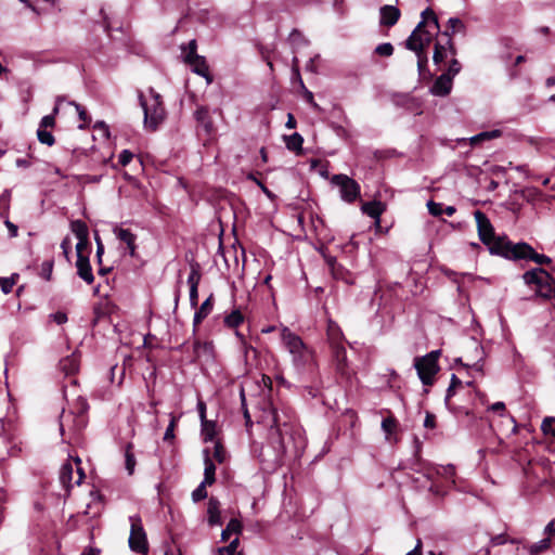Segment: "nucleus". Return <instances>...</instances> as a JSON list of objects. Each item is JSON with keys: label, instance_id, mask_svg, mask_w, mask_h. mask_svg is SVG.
<instances>
[{"label": "nucleus", "instance_id": "nucleus-1", "mask_svg": "<svg viewBox=\"0 0 555 555\" xmlns=\"http://www.w3.org/2000/svg\"><path fill=\"white\" fill-rule=\"evenodd\" d=\"M474 217L477 223L478 236L480 241L488 246L489 251L492 255H498L506 258L509 253V246L514 243L511 242L506 236H496L494 228L491 224L489 218L481 210H475Z\"/></svg>", "mask_w": 555, "mask_h": 555}, {"label": "nucleus", "instance_id": "nucleus-2", "mask_svg": "<svg viewBox=\"0 0 555 555\" xmlns=\"http://www.w3.org/2000/svg\"><path fill=\"white\" fill-rule=\"evenodd\" d=\"M281 337L284 346L293 356L294 365L298 369L304 367L310 360V351L301 338L287 327L282 328Z\"/></svg>", "mask_w": 555, "mask_h": 555}, {"label": "nucleus", "instance_id": "nucleus-3", "mask_svg": "<svg viewBox=\"0 0 555 555\" xmlns=\"http://www.w3.org/2000/svg\"><path fill=\"white\" fill-rule=\"evenodd\" d=\"M152 93V103L147 104L143 94H139L140 105L143 108L144 113V126L145 128L155 131L158 125L163 121L165 117V108L160 101V95L151 90Z\"/></svg>", "mask_w": 555, "mask_h": 555}, {"label": "nucleus", "instance_id": "nucleus-4", "mask_svg": "<svg viewBox=\"0 0 555 555\" xmlns=\"http://www.w3.org/2000/svg\"><path fill=\"white\" fill-rule=\"evenodd\" d=\"M507 251L509 253L506 255V259L508 260H532L538 264H547L552 261L550 257L535 253V250L525 242L509 246Z\"/></svg>", "mask_w": 555, "mask_h": 555}, {"label": "nucleus", "instance_id": "nucleus-5", "mask_svg": "<svg viewBox=\"0 0 555 555\" xmlns=\"http://www.w3.org/2000/svg\"><path fill=\"white\" fill-rule=\"evenodd\" d=\"M129 520L131 522L130 535L128 539L129 547L138 554L146 555L149 551V543L141 518L139 516H130Z\"/></svg>", "mask_w": 555, "mask_h": 555}, {"label": "nucleus", "instance_id": "nucleus-6", "mask_svg": "<svg viewBox=\"0 0 555 555\" xmlns=\"http://www.w3.org/2000/svg\"><path fill=\"white\" fill-rule=\"evenodd\" d=\"M328 338L331 341L333 356L337 363V370L341 374H345V369L347 366L346 348L340 341L341 333L339 331V327L333 322H330L328 324Z\"/></svg>", "mask_w": 555, "mask_h": 555}, {"label": "nucleus", "instance_id": "nucleus-7", "mask_svg": "<svg viewBox=\"0 0 555 555\" xmlns=\"http://www.w3.org/2000/svg\"><path fill=\"white\" fill-rule=\"evenodd\" d=\"M332 183L339 188L340 197L347 203H352L360 195V184L347 175H334Z\"/></svg>", "mask_w": 555, "mask_h": 555}, {"label": "nucleus", "instance_id": "nucleus-8", "mask_svg": "<svg viewBox=\"0 0 555 555\" xmlns=\"http://www.w3.org/2000/svg\"><path fill=\"white\" fill-rule=\"evenodd\" d=\"M414 367L417 371V375L425 386H430L434 383V377L439 371L438 363L425 357H418L414 360Z\"/></svg>", "mask_w": 555, "mask_h": 555}, {"label": "nucleus", "instance_id": "nucleus-9", "mask_svg": "<svg viewBox=\"0 0 555 555\" xmlns=\"http://www.w3.org/2000/svg\"><path fill=\"white\" fill-rule=\"evenodd\" d=\"M448 51H450L452 55H455L456 53V50L451 39V34L449 31H442L440 34L439 39L435 43L433 55L434 63L436 65L442 63L447 57Z\"/></svg>", "mask_w": 555, "mask_h": 555}, {"label": "nucleus", "instance_id": "nucleus-10", "mask_svg": "<svg viewBox=\"0 0 555 555\" xmlns=\"http://www.w3.org/2000/svg\"><path fill=\"white\" fill-rule=\"evenodd\" d=\"M522 279L526 284H535L540 287V294L544 293L542 288L548 281H554L553 278L542 268H534L524 273Z\"/></svg>", "mask_w": 555, "mask_h": 555}, {"label": "nucleus", "instance_id": "nucleus-11", "mask_svg": "<svg viewBox=\"0 0 555 555\" xmlns=\"http://www.w3.org/2000/svg\"><path fill=\"white\" fill-rule=\"evenodd\" d=\"M453 79L450 73H443L435 80L430 93L437 96H447L452 89Z\"/></svg>", "mask_w": 555, "mask_h": 555}, {"label": "nucleus", "instance_id": "nucleus-12", "mask_svg": "<svg viewBox=\"0 0 555 555\" xmlns=\"http://www.w3.org/2000/svg\"><path fill=\"white\" fill-rule=\"evenodd\" d=\"M194 118L198 126L204 129L206 134L210 135L214 132L215 127L208 107L197 106L196 111L194 112Z\"/></svg>", "mask_w": 555, "mask_h": 555}, {"label": "nucleus", "instance_id": "nucleus-13", "mask_svg": "<svg viewBox=\"0 0 555 555\" xmlns=\"http://www.w3.org/2000/svg\"><path fill=\"white\" fill-rule=\"evenodd\" d=\"M192 67V72L196 75L204 77L208 82H211L212 77L209 73V67L206 62V59L202 55L191 57V61H184Z\"/></svg>", "mask_w": 555, "mask_h": 555}, {"label": "nucleus", "instance_id": "nucleus-14", "mask_svg": "<svg viewBox=\"0 0 555 555\" xmlns=\"http://www.w3.org/2000/svg\"><path fill=\"white\" fill-rule=\"evenodd\" d=\"M379 13V24L387 27L396 25L401 15L400 10L395 5H384L380 8Z\"/></svg>", "mask_w": 555, "mask_h": 555}, {"label": "nucleus", "instance_id": "nucleus-15", "mask_svg": "<svg viewBox=\"0 0 555 555\" xmlns=\"http://www.w3.org/2000/svg\"><path fill=\"white\" fill-rule=\"evenodd\" d=\"M113 232L119 241L124 242L127 245L129 249V255L133 257L137 248V235L133 234L130 230L117 225L113 229Z\"/></svg>", "mask_w": 555, "mask_h": 555}, {"label": "nucleus", "instance_id": "nucleus-16", "mask_svg": "<svg viewBox=\"0 0 555 555\" xmlns=\"http://www.w3.org/2000/svg\"><path fill=\"white\" fill-rule=\"evenodd\" d=\"M77 274L87 284H91L94 281L92 268L88 256H79L76 260Z\"/></svg>", "mask_w": 555, "mask_h": 555}, {"label": "nucleus", "instance_id": "nucleus-17", "mask_svg": "<svg viewBox=\"0 0 555 555\" xmlns=\"http://www.w3.org/2000/svg\"><path fill=\"white\" fill-rule=\"evenodd\" d=\"M194 360L209 362L214 359V345L210 341H196L193 347Z\"/></svg>", "mask_w": 555, "mask_h": 555}, {"label": "nucleus", "instance_id": "nucleus-18", "mask_svg": "<svg viewBox=\"0 0 555 555\" xmlns=\"http://www.w3.org/2000/svg\"><path fill=\"white\" fill-rule=\"evenodd\" d=\"M440 34H441L440 31L436 33L433 28H428V30H426V31L418 33V36L414 37V40L412 41V46L414 47V49H409V50L413 51V52H420L421 50L425 51V49L431 42L434 36H436V35L440 36Z\"/></svg>", "mask_w": 555, "mask_h": 555}, {"label": "nucleus", "instance_id": "nucleus-19", "mask_svg": "<svg viewBox=\"0 0 555 555\" xmlns=\"http://www.w3.org/2000/svg\"><path fill=\"white\" fill-rule=\"evenodd\" d=\"M207 521L209 526L222 525L221 514H220V502L217 498L211 496L208 500L207 506Z\"/></svg>", "mask_w": 555, "mask_h": 555}, {"label": "nucleus", "instance_id": "nucleus-20", "mask_svg": "<svg viewBox=\"0 0 555 555\" xmlns=\"http://www.w3.org/2000/svg\"><path fill=\"white\" fill-rule=\"evenodd\" d=\"M204 464H205V469H204L203 482H204V485L211 486L216 481V477H215L216 465L214 464L212 460L209 457L208 449L204 450Z\"/></svg>", "mask_w": 555, "mask_h": 555}, {"label": "nucleus", "instance_id": "nucleus-21", "mask_svg": "<svg viewBox=\"0 0 555 555\" xmlns=\"http://www.w3.org/2000/svg\"><path fill=\"white\" fill-rule=\"evenodd\" d=\"M59 366H60V370L65 375L75 374L79 369V359L76 353H72L70 356L63 358L60 361Z\"/></svg>", "mask_w": 555, "mask_h": 555}, {"label": "nucleus", "instance_id": "nucleus-22", "mask_svg": "<svg viewBox=\"0 0 555 555\" xmlns=\"http://www.w3.org/2000/svg\"><path fill=\"white\" fill-rule=\"evenodd\" d=\"M363 214L370 216L371 218L379 220L380 215L385 210V205L382 202L373 201L366 202L361 207Z\"/></svg>", "mask_w": 555, "mask_h": 555}, {"label": "nucleus", "instance_id": "nucleus-23", "mask_svg": "<svg viewBox=\"0 0 555 555\" xmlns=\"http://www.w3.org/2000/svg\"><path fill=\"white\" fill-rule=\"evenodd\" d=\"M212 306V295H210L195 311L193 319L194 326H197L199 323H202V321L211 312Z\"/></svg>", "mask_w": 555, "mask_h": 555}, {"label": "nucleus", "instance_id": "nucleus-24", "mask_svg": "<svg viewBox=\"0 0 555 555\" xmlns=\"http://www.w3.org/2000/svg\"><path fill=\"white\" fill-rule=\"evenodd\" d=\"M73 464L69 461L64 463L60 469V482L63 485L64 488H66V490H69L73 487Z\"/></svg>", "mask_w": 555, "mask_h": 555}, {"label": "nucleus", "instance_id": "nucleus-25", "mask_svg": "<svg viewBox=\"0 0 555 555\" xmlns=\"http://www.w3.org/2000/svg\"><path fill=\"white\" fill-rule=\"evenodd\" d=\"M242 529H243L242 522L236 518H232L228 522L227 527L221 532V541H223V542L228 541L233 533H235V534L241 533Z\"/></svg>", "mask_w": 555, "mask_h": 555}, {"label": "nucleus", "instance_id": "nucleus-26", "mask_svg": "<svg viewBox=\"0 0 555 555\" xmlns=\"http://www.w3.org/2000/svg\"><path fill=\"white\" fill-rule=\"evenodd\" d=\"M284 141H285L286 147L289 151H294V152L301 151L304 138L298 132H295L291 135H284Z\"/></svg>", "mask_w": 555, "mask_h": 555}, {"label": "nucleus", "instance_id": "nucleus-27", "mask_svg": "<svg viewBox=\"0 0 555 555\" xmlns=\"http://www.w3.org/2000/svg\"><path fill=\"white\" fill-rule=\"evenodd\" d=\"M202 436L205 442L212 441L216 436V423L212 421L201 422Z\"/></svg>", "mask_w": 555, "mask_h": 555}, {"label": "nucleus", "instance_id": "nucleus-28", "mask_svg": "<svg viewBox=\"0 0 555 555\" xmlns=\"http://www.w3.org/2000/svg\"><path fill=\"white\" fill-rule=\"evenodd\" d=\"M190 267H191V271L188 276V284H189L190 288L198 287V284L202 279L201 266L197 262H192Z\"/></svg>", "mask_w": 555, "mask_h": 555}, {"label": "nucleus", "instance_id": "nucleus-29", "mask_svg": "<svg viewBox=\"0 0 555 555\" xmlns=\"http://www.w3.org/2000/svg\"><path fill=\"white\" fill-rule=\"evenodd\" d=\"M551 546L550 537L540 540L539 542L532 543L528 546L529 555H540L544 553Z\"/></svg>", "mask_w": 555, "mask_h": 555}, {"label": "nucleus", "instance_id": "nucleus-30", "mask_svg": "<svg viewBox=\"0 0 555 555\" xmlns=\"http://www.w3.org/2000/svg\"><path fill=\"white\" fill-rule=\"evenodd\" d=\"M421 17L423 21H426L427 23H429V28H433L436 33H439L440 26H439L438 17L430 8L425 9L421 13Z\"/></svg>", "mask_w": 555, "mask_h": 555}, {"label": "nucleus", "instance_id": "nucleus-31", "mask_svg": "<svg viewBox=\"0 0 555 555\" xmlns=\"http://www.w3.org/2000/svg\"><path fill=\"white\" fill-rule=\"evenodd\" d=\"M244 321V315L238 309L233 310L230 314L225 315L224 324L228 327L234 328L242 324Z\"/></svg>", "mask_w": 555, "mask_h": 555}, {"label": "nucleus", "instance_id": "nucleus-32", "mask_svg": "<svg viewBox=\"0 0 555 555\" xmlns=\"http://www.w3.org/2000/svg\"><path fill=\"white\" fill-rule=\"evenodd\" d=\"M70 229L78 240L81 241L82 238L88 237V234H89L88 227L83 221H81V220L72 221Z\"/></svg>", "mask_w": 555, "mask_h": 555}, {"label": "nucleus", "instance_id": "nucleus-33", "mask_svg": "<svg viewBox=\"0 0 555 555\" xmlns=\"http://www.w3.org/2000/svg\"><path fill=\"white\" fill-rule=\"evenodd\" d=\"M428 28H429V23H427L426 21L421 20V22L416 25L414 30L409 36V38L405 40L404 47L406 49H414V47L412 46V41L414 40V37H417L418 33H423V31L428 30Z\"/></svg>", "mask_w": 555, "mask_h": 555}, {"label": "nucleus", "instance_id": "nucleus-34", "mask_svg": "<svg viewBox=\"0 0 555 555\" xmlns=\"http://www.w3.org/2000/svg\"><path fill=\"white\" fill-rule=\"evenodd\" d=\"M132 444L128 443L125 449V467L129 475H132L135 467V459L132 453Z\"/></svg>", "mask_w": 555, "mask_h": 555}, {"label": "nucleus", "instance_id": "nucleus-35", "mask_svg": "<svg viewBox=\"0 0 555 555\" xmlns=\"http://www.w3.org/2000/svg\"><path fill=\"white\" fill-rule=\"evenodd\" d=\"M20 275L17 273H13L9 278L0 276V287L3 294H10L12 292L13 286L16 284Z\"/></svg>", "mask_w": 555, "mask_h": 555}, {"label": "nucleus", "instance_id": "nucleus-36", "mask_svg": "<svg viewBox=\"0 0 555 555\" xmlns=\"http://www.w3.org/2000/svg\"><path fill=\"white\" fill-rule=\"evenodd\" d=\"M501 135L500 130H491V131H483L480 132L474 137L470 138V143L473 145L477 144L478 142L485 141V140H491L494 138H498Z\"/></svg>", "mask_w": 555, "mask_h": 555}, {"label": "nucleus", "instance_id": "nucleus-37", "mask_svg": "<svg viewBox=\"0 0 555 555\" xmlns=\"http://www.w3.org/2000/svg\"><path fill=\"white\" fill-rule=\"evenodd\" d=\"M417 56V69L421 77H425L428 64V57L425 51L421 50L420 52H415Z\"/></svg>", "mask_w": 555, "mask_h": 555}, {"label": "nucleus", "instance_id": "nucleus-38", "mask_svg": "<svg viewBox=\"0 0 555 555\" xmlns=\"http://www.w3.org/2000/svg\"><path fill=\"white\" fill-rule=\"evenodd\" d=\"M184 52V61H191V57L197 56V42L192 39L186 46L181 47Z\"/></svg>", "mask_w": 555, "mask_h": 555}, {"label": "nucleus", "instance_id": "nucleus-39", "mask_svg": "<svg viewBox=\"0 0 555 555\" xmlns=\"http://www.w3.org/2000/svg\"><path fill=\"white\" fill-rule=\"evenodd\" d=\"M238 545L240 540L238 538H235L229 543V545L217 548L216 555H234L237 551Z\"/></svg>", "mask_w": 555, "mask_h": 555}, {"label": "nucleus", "instance_id": "nucleus-40", "mask_svg": "<svg viewBox=\"0 0 555 555\" xmlns=\"http://www.w3.org/2000/svg\"><path fill=\"white\" fill-rule=\"evenodd\" d=\"M37 138L40 143L46 144L48 146H52L55 142L53 134L50 131H48L47 129L38 128Z\"/></svg>", "mask_w": 555, "mask_h": 555}, {"label": "nucleus", "instance_id": "nucleus-41", "mask_svg": "<svg viewBox=\"0 0 555 555\" xmlns=\"http://www.w3.org/2000/svg\"><path fill=\"white\" fill-rule=\"evenodd\" d=\"M465 25L459 17H450L448 21V28L446 31H449L451 36L456 31H464Z\"/></svg>", "mask_w": 555, "mask_h": 555}, {"label": "nucleus", "instance_id": "nucleus-42", "mask_svg": "<svg viewBox=\"0 0 555 555\" xmlns=\"http://www.w3.org/2000/svg\"><path fill=\"white\" fill-rule=\"evenodd\" d=\"M375 53L380 56L389 57L393 54V46L390 42H384L375 48Z\"/></svg>", "mask_w": 555, "mask_h": 555}, {"label": "nucleus", "instance_id": "nucleus-43", "mask_svg": "<svg viewBox=\"0 0 555 555\" xmlns=\"http://www.w3.org/2000/svg\"><path fill=\"white\" fill-rule=\"evenodd\" d=\"M214 459L220 464L223 463L227 459L225 449L223 448V446L220 441H216V443H215Z\"/></svg>", "mask_w": 555, "mask_h": 555}, {"label": "nucleus", "instance_id": "nucleus-44", "mask_svg": "<svg viewBox=\"0 0 555 555\" xmlns=\"http://www.w3.org/2000/svg\"><path fill=\"white\" fill-rule=\"evenodd\" d=\"M207 486L208 485H204V482L202 481L197 486V488L192 492V499L194 502H199L207 498V491H206Z\"/></svg>", "mask_w": 555, "mask_h": 555}, {"label": "nucleus", "instance_id": "nucleus-45", "mask_svg": "<svg viewBox=\"0 0 555 555\" xmlns=\"http://www.w3.org/2000/svg\"><path fill=\"white\" fill-rule=\"evenodd\" d=\"M177 423H178V417H176L175 415H171L169 425L167 426V429L164 435L165 441H171L175 438V428L177 426Z\"/></svg>", "mask_w": 555, "mask_h": 555}, {"label": "nucleus", "instance_id": "nucleus-46", "mask_svg": "<svg viewBox=\"0 0 555 555\" xmlns=\"http://www.w3.org/2000/svg\"><path fill=\"white\" fill-rule=\"evenodd\" d=\"M52 271H53V260H46V261H43L42 264H41L40 275L44 280L50 281L51 280V275H52Z\"/></svg>", "mask_w": 555, "mask_h": 555}, {"label": "nucleus", "instance_id": "nucleus-47", "mask_svg": "<svg viewBox=\"0 0 555 555\" xmlns=\"http://www.w3.org/2000/svg\"><path fill=\"white\" fill-rule=\"evenodd\" d=\"M427 208H428L429 214L434 217H439L443 212L442 204L436 203L434 201L427 202Z\"/></svg>", "mask_w": 555, "mask_h": 555}, {"label": "nucleus", "instance_id": "nucleus-48", "mask_svg": "<svg viewBox=\"0 0 555 555\" xmlns=\"http://www.w3.org/2000/svg\"><path fill=\"white\" fill-rule=\"evenodd\" d=\"M436 474L444 478H452L455 474V468L451 464L447 466H440L439 468L436 469Z\"/></svg>", "mask_w": 555, "mask_h": 555}, {"label": "nucleus", "instance_id": "nucleus-49", "mask_svg": "<svg viewBox=\"0 0 555 555\" xmlns=\"http://www.w3.org/2000/svg\"><path fill=\"white\" fill-rule=\"evenodd\" d=\"M272 435H278L280 438V442L283 443V430L279 424V416L275 412H273V424L271 425Z\"/></svg>", "mask_w": 555, "mask_h": 555}, {"label": "nucleus", "instance_id": "nucleus-50", "mask_svg": "<svg viewBox=\"0 0 555 555\" xmlns=\"http://www.w3.org/2000/svg\"><path fill=\"white\" fill-rule=\"evenodd\" d=\"M382 428L387 435H390L396 428V420L391 417L384 418L382 422Z\"/></svg>", "mask_w": 555, "mask_h": 555}, {"label": "nucleus", "instance_id": "nucleus-51", "mask_svg": "<svg viewBox=\"0 0 555 555\" xmlns=\"http://www.w3.org/2000/svg\"><path fill=\"white\" fill-rule=\"evenodd\" d=\"M70 105H74L77 113H78V117L81 121L83 122H89L90 121V118L88 116V113L86 111V108L83 106H81L80 104L76 103V102H69Z\"/></svg>", "mask_w": 555, "mask_h": 555}, {"label": "nucleus", "instance_id": "nucleus-52", "mask_svg": "<svg viewBox=\"0 0 555 555\" xmlns=\"http://www.w3.org/2000/svg\"><path fill=\"white\" fill-rule=\"evenodd\" d=\"M55 125V117L53 115H46L41 118L39 129L53 128Z\"/></svg>", "mask_w": 555, "mask_h": 555}, {"label": "nucleus", "instance_id": "nucleus-53", "mask_svg": "<svg viewBox=\"0 0 555 555\" xmlns=\"http://www.w3.org/2000/svg\"><path fill=\"white\" fill-rule=\"evenodd\" d=\"M133 158V153L129 150H124L119 154L118 162L121 166H127Z\"/></svg>", "mask_w": 555, "mask_h": 555}, {"label": "nucleus", "instance_id": "nucleus-54", "mask_svg": "<svg viewBox=\"0 0 555 555\" xmlns=\"http://www.w3.org/2000/svg\"><path fill=\"white\" fill-rule=\"evenodd\" d=\"M321 254L330 269V271H335L336 266L338 264L336 257L326 254L324 250H321Z\"/></svg>", "mask_w": 555, "mask_h": 555}, {"label": "nucleus", "instance_id": "nucleus-55", "mask_svg": "<svg viewBox=\"0 0 555 555\" xmlns=\"http://www.w3.org/2000/svg\"><path fill=\"white\" fill-rule=\"evenodd\" d=\"M461 68H462V66H461L460 62L456 59H452L450 61V65H449L447 73H450V75L452 76V79H453L454 76L460 73Z\"/></svg>", "mask_w": 555, "mask_h": 555}, {"label": "nucleus", "instance_id": "nucleus-56", "mask_svg": "<svg viewBox=\"0 0 555 555\" xmlns=\"http://www.w3.org/2000/svg\"><path fill=\"white\" fill-rule=\"evenodd\" d=\"M555 422V418L554 417H545L543 421H542V424H541V429L544 434H553V430H552V424Z\"/></svg>", "mask_w": 555, "mask_h": 555}, {"label": "nucleus", "instance_id": "nucleus-57", "mask_svg": "<svg viewBox=\"0 0 555 555\" xmlns=\"http://www.w3.org/2000/svg\"><path fill=\"white\" fill-rule=\"evenodd\" d=\"M61 248L63 250V255L68 260L69 259L68 256H69L70 248H72V242H70V238L68 236L63 238V241L61 243Z\"/></svg>", "mask_w": 555, "mask_h": 555}, {"label": "nucleus", "instance_id": "nucleus-58", "mask_svg": "<svg viewBox=\"0 0 555 555\" xmlns=\"http://www.w3.org/2000/svg\"><path fill=\"white\" fill-rule=\"evenodd\" d=\"M331 273L333 278L336 280H345L347 270L341 264L338 263L335 268V271H331Z\"/></svg>", "mask_w": 555, "mask_h": 555}, {"label": "nucleus", "instance_id": "nucleus-59", "mask_svg": "<svg viewBox=\"0 0 555 555\" xmlns=\"http://www.w3.org/2000/svg\"><path fill=\"white\" fill-rule=\"evenodd\" d=\"M88 244H89L88 237H85L81 241L78 240V243L76 244L77 258H79V256H85L83 249H86L88 247Z\"/></svg>", "mask_w": 555, "mask_h": 555}, {"label": "nucleus", "instance_id": "nucleus-60", "mask_svg": "<svg viewBox=\"0 0 555 555\" xmlns=\"http://www.w3.org/2000/svg\"><path fill=\"white\" fill-rule=\"evenodd\" d=\"M50 318L57 324H64L67 322V314L62 312V311H57L55 313H52L50 315Z\"/></svg>", "mask_w": 555, "mask_h": 555}, {"label": "nucleus", "instance_id": "nucleus-61", "mask_svg": "<svg viewBox=\"0 0 555 555\" xmlns=\"http://www.w3.org/2000/svg\"><path fill=\"white\" fill-rule=\"evenodd\" d=\"M95 243H96V259H98V262L101 263L102 256L104 254V245L101 242V238L98 234H95Z\"/></svg>", "mask_w": 555, "mask_h": 555}, {"label": "nucleus", "instance_id": "nucleus-62", "mask_svg": "<svg viewBox=\"0 0 555 555\" xmlns=\"http://www.w3.org/2000/svg\"><path fill=\"white\" fill-rule=\"evenodd\" d=\"M198 301V287L190 288V305L192 308L197 307Z\"/></svg>", "mask_w": 555, "mask_h": 555}, {"label": "nucleus", "instance_id": "nucleus-63", "mask_svg": "<svg viewBox=\"0 0 555 555\" xmlns=\"http://www.w3.org/2000/svg\"><path fill=\"white\" fill-rule=\"evenodd\" d=\"M488 410L492 411V412H499L503 416L504 412H505V403L502 401H498V402L489 405Z\"/></svg>", "mask_w": 555, "mask_h": 555}, {"label": "nucleus", "instance_id": "nucleus-64", "mask_svg": "<svg viewBox=\"0 0 555 555\" xmlns=\"http://www.w3.org/2000/svg\"><path fill=\"white\" fill-rule=\"evenodd\" d=\"M424 426L426 428H434L436 426V417L434 414L427 412L426 417L424 420Z\"/></svg>", "mask_w": 555, "mask_h": 555}]
</instances>
